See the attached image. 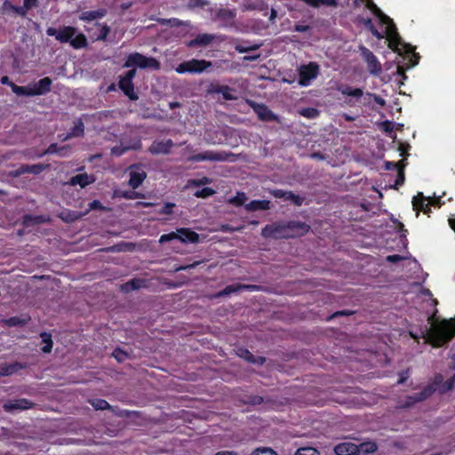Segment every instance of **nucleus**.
<instances>
[{
	"label": "nucleus",
	"instance_id": "obj_1",
	"mask_svg": "<svg viewBox=\"0 0 455 455\" xmlns=\"http://www.w3.org/2000/svg\"><path fill=\"white\" fill-rule=\"evenodd\" d=\"M367 7L372 12V13L379 20L382 25L386 26L385 34L388 40V46L393 51L397 52L399 54L410 53L411 58L419 59L418 55L412 52V47L409 44L401 42V38L397 33L396 28L393 20L384 14L381 10L371 1L367 0Z\"/></svg>",
	"mask_w": 455,
	"mask_h": 455
},
{
	"label": "nucleus",
	"instance_id": "obj_2",
	"mask_svg": "<svg viewBox=\"0 0 455 455\" xmlns=\"http://www.w3.org/2000/svg\"><path fill=\"white\" fill-rule=\"evenodd\" d=\"M455 335V320H443L434 322L429 329L423 332V338L427 343L434 347H440L450 341Z\"/></svg>",
	"mask_w": 455,
	"mask_h": 455
},
{
	"label": "nucleus",
	"instance_id": "obj_3",
	"mask_svg": "<svg viewBox=\"0 0 455 455\" xmlns=\"http://www.w3.org/2000/svg\"><path fill=\"white\" fill-rule=\"evenodd\" d=\"M455 382V375L445 382H443V378L442 375H436L435 377L434 382L431 385L427 386L419 394L412 396H408L406 398V402L403 404V407H409L414 404L417 402L423 401L427 399L431 394L438 390L441 393L447 392L451 390Z\"/></svg>",
	"mask_w": 455,
	"mask_h": 455
},
{
	"label": "nucleus",
	"instance_id": "obj_4",
	"mask_svg": "<svg viewBox=\"0 0 455 455\" xmlns=\"http://www.w3.org/2000/svg\"><path fill=\"white\" fill-rule=\"evenodd\" d=\"M125 68H150L158 70L160 68V62L152 57H146L140 53H132L127 57L124 63Z\"/></svg>",
	"mask_w": 455,
	"mask_h": 455
},
{
	"label": "nucleus",
	"instance_id": "obj_5",
	"mask_svg": "<svg viewBox=\"0 0 455 455\" xmlns=\"http://www.w3.org/2000/svg\"><path fill=\"white\" fill-rule=\"evenodd\" d=\"M212 66V62L205 60L192 59L178 65L175 71L178 74H201L208 70Z\"/></svg>",
	"mask_w": 455,
	"mask_h": 455
},
{
	"label": "nucleus",
	"instance_id": "obj_6",
	"mask_svg": "<svg viewBox=\"0 0 455 455\" xmlns=\"http://www.w3.org/2000/svg\"><path fill=\"white\" fill-rule=\"evenodd\" d=\"M233 154L225 151L206 150L188 157L190 162H226L230 161Z\"/></svg>",
	"mask_w": 455,
	"mask_h": 455
},
{
	"label": "nucleus",
	"instance_id": "obj_7",
	"mask_svg": "<svg viewBox=\"0 0 455 455\" xmlns=\"http://www.w3.org/2000/svg\"><path fill=\"white\" fill-rule=\"evenodd\" d=\"M286 221H278L265 226L261 230L262 236L266 238H289L290 234L287 233Z\"/></svg>",
	"mask_w": 455,
	"mask_h": 455
},
{
	"label": "nucleus",
	"instance_id": "obj_8",
	"mask_svg": "<svg viewBox=\"0 0 455 455\" xmlns=\"http://www.w3.org/2000/svg\"><path fill=\"white\" fill-rule=\"evenodd\" d=\"M319 74V65L315 62H310L307 65H302L299 68V84L301 86H308Z\"/></svg>",
	"mask_w": 455,
	"mask_h": 455
},
{
	"label": "nucleus",
	"instance_id": "obj_9",
	"mask_svg": "<svg viewBox=\"0 0 455 455\" xmlns=\"http://www.w3.org/2000/svg\"><path fill=\"white\" fill-rule=\"evenodd\" d=\"M359 50L363 60L367 64L369 73L375 76H379L382 72V66L378 58L372 53V52L364 46H360Z\"/></svg>",
	"mask_w": 455,
	"mask_h": 455
},
{
	"label": "nucleus",
	"instance_id": "obj_10",
	"mask_svg": "<svg viewBox=\"0 0 455 455\" xmlns=\"http://www.w3.org/2000/svg\"><path fill=\"white\" fill-rule=\"evenodd\" d=\"M46 34L51 36H55L56 40L60 43H69L71 38L76 34V28L71 26H65L59 29L49 28Z\"/></svg>",
	"mask_w": 455,
	"mask_h": 455
},
{
	"label": "nucleus",
	"instance_id": "obj_11",
	"mask_svg": "<svg viewBox=\"0 0 455 455\" xmlns=\"http://www.w3.org/2000/svg\"><path fill=\"white\" fill-rule=\"evenodd\" d=\"M136 69L129 70L126 75L120 78L119 88L128 96L132 100L138 99L137 94L134 92L132 79L135 76Z\"/></svg>",
	"mask_w": 455,
	"mask_h": 455
},
{
	"label": "nucleus",
	"instance_id": "obj_12",
	"mask_svg": "<svg viewBox=\"0 0 455 455\" xmlns=\"http://www.w3.org/2000/svg\"><path fill=\"white\" fill-rule=\"evenodd\" d=\"M437 200L427 198L424 196L422 193H418L416 196L412 198V206L413 210L417 212V215L419 211H422L424 213H428L430 212V205L434 204Z\"/></svg>",
	"mask_w": 455,
	"mask_h": 455
},
{
	"label": "nucleus",
	"instance_id": "obj_13",
	"mask_svg": "<svg viewBox=\"0 0 455 455\" xmlns=\"http://www.w3.org/2000/svg\"><path fill=\"white\" fill-rule=\"evenodd\" d=\"M286 225L287 233L290 234L289 238L304 235L310 229L307 224L297 220L286 221Z\"/></svg>",
	"mask_w": 455,
	"mask_h": 455
},
{
	"label": "nucleus",
	"instance_id": "obj_14",
	"mask_svg": "<svg viewBox=\"0 0 455 455\" xmlns=\"http://www.w3.org/2000/svg\"><path fill=\"white\" fill-rule=\"evenodd\" d=\"M174 143L172 140H155L152 142L148 151L153 155H165L170 153Z\"/></svg>",
	"mask_w": 455,
	"mask_h": 455
},
{
	"label": "nucleus",
	"instance_id": "obj_15",
	"mask_svg": "<svg viewBox=\"0 0 455 455\" xmlns=\"http://www.w3.org/2000/svg\"><path fill=\"white\" fill-rule=\"evenodd\" d=\"M275 197L281 198L284 201H291L295 205L300 206L303 204L304 198L298 195H295L291 191H286L283 189H275L270 192Z\"/></svg>",
	"mask_w": 455,
	"mask_h": 455
},
{
	"label": "nucleus",
	"instance_id": "obj_16",
	"mask_svg": "<svg viewBox=\"0 0 455 455\" xmlns=\"http://www.w3.org/2000/svg\"><path fill=\"white\" fill-rule=\"evenodd\" d=\"M32 407V403L28 399L21 398L13 401H8L4 403L3 408L5 411L12 412L15 411L27 410Z\"/></svg>",
	"mask_w": 455,
	"mask_h": 455
},
{
	"label": "nucleus",
	"instance_id": "obj_17",
	"mask_svg": "<svg viewBox=\"0 0 455 455\" xmlns=\"http://www.w3.org/2000/svg\"><path fill=\"white\" fill-rule=\"evenodd\" d=\"M145 171L140 166L131 167L129 185L132 188H137L146 179Z\"/></svg>",
	"mask_w": 455,
	"mask_h": 455
},
{
	"label": "nucleus",
	"instance_id": "obj_18",
	"mask_svg": "<svg viewBox=\"0 0 455 455\" xmlns=\"http://www.w3.org/2000/svg\"><path fill=\"white\" fill-rule=\"evenodd\" d=\"M334 451L337 455H357L360 453V448L353 443L345 442L336 445Z\"/></svg>",
	"mask_w": 455,
	"mask_h": 455
},
{
	"label": "nucleus",
	"instance_id": "obj_19",
	"mask_svg": "<svg viewBox=\"0 0 455 455\" xmlns=\"http://www.w3.org/2000/svg\"><path fill=\"white\" fill-rule=\"evenodd\" d=\"M51 85L52 80L49 77H44L30 86L33 95L36 96L43 95L50 92Z\"/></svg>",
	"mask_w": 455,
	"mask_h": 455
},
{
	"label": "nucleus",
	"instance_id": "obj_20",
	"mask_svg": "<svg viewBox=\"0 0 455 455\" xmlns=\"http://www.w3.org/2000/svg\"><path fill=\"white\" fill-rule=\"evenodd\" d=\"M215 38L216 36L212 34H199L195 39L188 42L187 45L188 47L207 46L211 44Z\"/></svg>",
	"mask_w": 455,
	"mask_h": 455
},
{
	"label": "nucleus",
	"instance_id": "obj_21",
	"mask_svg": "<svg viewBox=\"0 0 455 455\" xmlns=\"http://www.w3.org/2000/svg\"><path fill=\"white\" fill-rule=\"evenodd\" d=\"M176 233L177 239L182 243H197L199 240L198 234L189 228H180L177 229Z\"/></svg>",
	"mask_w": 455,
	"mask_h": 455
},
{
	"label": "nucleus",
	"instance_id": "obj_22",
	"mask_svg": "<svg viewBox=\"0 0 455 455\" xmlns=\"http://www.w3.org/2000/svg\"><path fill=\"white\" fill-rule=\"evenodd\" d=\"M96 180L93 175H89L87 173H80L70 179V185L72 186H80L82 188L86 187L87 185L92 184Z\"/></svg>",
	"mask_w": 455,
	"mask_h": 455
},
{
	"label": "nucleus",
	"instance_id": "obj_23",
	"mask_svg": "<svg viewBox=\"0 0 455 455\" xmlns=\"http://www.w3.org/2000/svg\"><path fill=\"white\" fill-rule=\"evenodd\" d=\"M271 202L268 200H253L244 205L248 212L266 211L270 209Z\"/></svg>",
	"mask_w": 455,
	"mask_h": 455
},
{
	"label": "nucleus",
	"instance_id": "obj_24",
	"mask_svg": "<svg viewBox=\"0 0 455 455\" xmlns=\"http://www.w3.org/2000/svg\"><path fill=\"white\" fill-rule=\"evenodd\" d=\"M236 355L243 359H245L248 362L257 363V364H263L265 362V358L259 356L254 357L253 355L247 349L239 347L236 350Z\"/></svg>",
	"mask_w": 455,
	"mask_h": 455
},
{
	"label": "nucleus",
	"instance_id": "obj_25",
	"mask_svg": "<svg viewBox=\"0 0 455 455\" xmlns=\"http://www.w3.org/2000/svg\"><path fill=\"white\" fill-rule=\"evenodd\" d=\"M253 109L261 120L270 121L275 118L274 114L264 105L258 104L254 106Z\"/></svg>",
	"mask_w": 455,
	"mask_h": 455
},
{
	"label": "nucleus",
	"instance_id": "obj_26",
	"mask_svg": "<svg viewBox=\"0 0 455 455\" xmlns=\"http://www.w3.org/2000/svg\"><path fill=\"white\" fill-rule=\"evenodd\" d=\"M84 124L81 121H77L72 130L66 135L60 136L63 141L68 140L71 138L80 137L84 134Z\"/></svg>",
	"mask_w": 455,
	"mask_h": 455
},
{
	"label": "nucleus",
	"instance_id": "obj_27",
	"mask_svg": "<svg viewBox=\"0 0 455 455\" xmlns=\"http://www.w3.org/2000/svg\"><path fill=\"white\" fill-rule=\"evenodd\" d=\"M140 148H141V143L140 140H137L130 146H124L123 144H121L120 146H116V147L112 148L111 153H112V155L119 156L130 149L136 150V149H140Z\"/></svg>",
	"mask_w": 455,
	"mask_h": 455
},
{
	"label": "nucleus",
	"instance_id": "obj_28",
	"mask_svg": "<svg viewBox=\"0 0 455 455\" xmlns=\"http://www.w3.org/2000/svg\"><path fill=\"white\" fill-rule=\"evenodd\" d=\"M22 368H23V365L19 363H11V364L3 363L0 365V375L1 376H9V375L15 373L16 371H18L19 370H20Z\"/></svg>",
	"mask_w": 455,
	"mask_h": 455
},
{
	"label": "nucleus",
	"instance_id": "obj_29",
	"mask_svg": "<svg viewBox=\"0 0 455 455\" xmlns=\"http://www.w3.org/2000/svg\"><path fill=\"white\" fill-rule=\"evenodd\" d=\"M105 14L106 12L104 10L87 11L84 12L79 18L84 21H92L104 17Z\"/></svg>",
	"mask_w": 455,
	"mask_h": 455
},
{
	"label": "nucleus",
	"instance_id": "obj_30",
	"mask_svg": "<svg viewBox=\"0 0 455 455\" xmlns=\"http://www.w3.org/2000/svg\"><path fill=\"white\" fill-rule=\"evenodd\" d=\"M70 45L75 49H82L87 46V38L82 34H76L69 42Z\"/></svg>",
	"mask_w": 455,
	"mask_h": 455
},
{
	"label": "nucleus",
	"instance_id": "obj_31",
	"mask_svg": "<svg viewBox=\"0 0 455 455\" xmlns=\"http://www.w3.org/2000/svg\"><path fill=\"white\" fill-rule=\"evenodd\" d=\"M44 169V166L41 164L32 165H22L18 170L19 174L29 172L34 174L40 173Z\"/></svg>",
	"mask_w": 455,
	"mask_h": 455
},
{
	"label": "nucleus",
	"instance_id": "obj_32",
	"mask_svg": "<svg viewBox=\"0 0 455 455\" xmlns=\"http://www.w3.org/2000/svg\"><path fill=\"white\" fill-rule=\"evenodd\" d=\"M12 92L19 96H34L31 91V86H19L13 83H10Z\"/></svg>",
	"mask_w": 455,
	"mask_h": 455
},
{
	"label": "nucleus",
	"instance_id": "obj_33",
	"mask_svg": "<svg viewBox=\"0 0 455 455\" xmlns=\"http://www.w3.org/2000/svg\"><path fill=\"white\" fill-rule=\"evenodd\" d=\"M339 92L343 95L352 96L356 99L362 98L363 96V90L359 89V88L353 89L349 86H344V87L339 88Z\"/></svg>",
	"mask_w": 455,
	"mask_h": 455
},
{
	"label": "nucleus",
	"instance_id": "obj_34",
	"mask_svg": "<svg viewBox=\"0 0 455 455\" xmlns=\"http://www.w3.org/2000/svg\"><path fill=\"white\" fill-rule=\"evenodd\" d=\"M339 92L343 95L352 96L356 99L362 98L363 96V90L359 89V88L353 89L349 86H344V87L339 88Z\"/></svg>",
	"mask_w": 455,
	"mask_h": 455
},
{
	"label": "nucleus",
	"instance_id": "obj_35",
	"mask_svg": "<svg viewBox=\"0 0 455 455\" xmlns=\"http://www.w3.org/2000/svg\"><path fill=\"white\" fill-rule=\"evenodd\" d=\"M339 92L343 95L352 96L356 99L362 98L363 96V90L359 89V88L353 89L349 86H344V87L339 88Z\"/></svg>",
	"mask_w": 455,
	"mask_h": 455
},
{
	"label": "nucleus",
	"instance_id": "obj_36",
	"mask_svg": "<svg viewBox=\"0 0 455 455\" xmlns=\"http://www.w3.org/2000/svg\"><path fill=\"white\" fill-rule=\"evenodd\" d=\"M251 287V286L241 285V284H238V285H228L223 291L219 292L217 296L220 297V296L229 295V294H231L233 292H235V291H241V290L249 289Z\"/></svg>",
	"mask_w": 455,
	"mask_h": 455
},
{
	"label": "nucleus",
	"instance_id": "obj_37",
	"mask_svg": "<svg viewBox=\"0 0 455 455\" xmlns=\"http://www.w3.org/2000/svg\"><path fill=\"white\" fill-rule=\"evenodd\" d=\"M38 0H24L23 5L20 6V12L21 17H25L28 12L37 6Z\"/></svg>",
	"mask_w": 455,
	"mask_h": 455
},
{
	"label": "nucleus",
	"instance_id": "obj_38",
	"mask_svg": "<svg viewBox=\"0 0 455 455\" xmlns=\"http://www.w3.org/2000/svg\"><path fill=\"white\" fill-rule=\"evenodd\" d=\"M247 201L246 194L243 192H237L236 196L228 199V203L236 206L245 205Z\"/></svg>",
	"mask_w": 455,
	"mask_h": 455
},
{
	"label": "nucleus",
	"instance_id": "obj_39",
	"mask_svg": "<svg viewBox=\"0 0 455 455\" xmlns=\"http://www.w3.org/2000/svg\"><path fill=\"white\" fill-rule=\"evenodd\" d=\"M42 342L44 344L42 351L44 353H50L52 347V336L46 332L41 334Z\"/></svg>",
	"mask_w": 455,
	"mask_h": 455
},
{
	"label": "nucleus",
	"instance_id": "obj_40",
	"mask_svg": "<svg viewBox=\"0 0 455 455\" xmlns=\"http://www.w3.org/2000/svg\"><path fill=\"white\" fill-rule=\"evenodd\" d=\"M358 447L360 448V452L364 453H373L378 449L377 444L372 442L363 443L360 445H358Z\"/></svg>",
	"mask_w": 455,
	"mask_h": 455
},
{
	"label": "nucleus",
	"instance_id": "obj_41",
	"mask_svg": "<svg viewBox=\"0 0 455 455\" xmlns=\"http://www.w3.org/2000/svg\"><path fill=\"white\" fill-rule=\"evenodd\" d=\"M226 100H235V90L228 85H224L222 92H220Z\"/></svg>",
	"mask_w": 455,
	"mask_h": 455
},
{
	"label": "nucleus",
	"instance_id": "obj_42",
	"mask_svg": "<svg viewBox=\"0 0 455 455\" xmlns=\"http://www.w3.org/2000/svg\"><path fill=\"white\" fill-rule=\"evenodd\" d=\"M2 9H3V12H15L17 13L18 15L20 16V6H15L13 5L10 1L6 0L4 2L3 4V6H2Z\"/></svg>",
	"mask_w": 455,
	"mask_h": 455
},
{
	"label": "nucleus",
	"instance_id": "obj_43",
	"mask_svg": "<svg viewBox=\"0 0 455 455\" xmlns=\"http://www.w3.org/2000/svg\"><path fill=\"white\" fill-rule=\"evenodd\" d=\"M251 455H277L276 451L268 447H260L255 449Z\"/></svg>",
	"mask_w": 455,
	"mask_h": 455
},
{
	"label": "nucleus",
	"instance_id": "obj_44",
	"mask_svg": "<svg viewBox=\"0 0 455 455\" xmlns=\"http://www.w3.org/2000/svg\"><path fill=\"white\" fill-rule=\"evenodd\" d=\"M299 113L301 116L307 118H315L319 115L318 110L313 108H303Z\"/></svg>",
	"mask_w": 455,
	"mask_h": 455
},
{
	"label": "nucleus",
	"instance_id": "obj_45",
	"mask_svg": "<svg viewBox=\"0 0 455 455\" xmlns=\"http://www.w3.org/2000/svg\"><path fill=\"white\" fill-rule=\"evenodd\" d=\"M295 455H320L318 451L312 447L299 448Z\"/></svg>",
	"mask_w": 455,
	"mask_h": 455
},
{
	"label": "nucleus",
	"instance_id": "obj_46",
	"mask_svg": "<svg viewBox=\"0 0 455 455\" xmlns=\"http://www.w3.org/2000/svg\"><path fill=\"white\" fill-rule=\"evenodd\" d=\"M91 404L96 409V410H105L109 407V404L107 401L103 399H95L91 401Z\"/></svg>",
	"mask_w": 455,
	"mask_h": 455
},
{
	"label": "nucleus",
	"instance_id": "obj_47",
	"mask_svg": "<svg viewBox=\"0 0 455 455\" xmlns=\"http://www.w3.org/2000/svg\"><path fill=\"white\" fill-rule=\"evenodd\" d=\"M214 194V190L211 188H204L195 192V196L206 198Z\"/></svg>",
	"mask_w": 455,
	"mask_h": 455
},
{
	"label": "nucleus",
	"instance_id": "obj_48",
	"mask_svg": "<svg viewBox=\"0 0 455 455\" xmlns=\"http://www.w3.org/2000/svg\"><path fill=\"white\" fill-rule=\"evenodd\" d=\"M100 26V33L97 36V40H105L107 36L108 35L110 28L107 25H99Z\"/></svg>",
	"mask_w": 455,
	"mask_h": 455
},
{
	"label": "nucleus",
	"instance_id": "obj_49",
	"mask_svg": "<svg viewBox=\"0 0 455 455\" xmlns=\"http://www.w3.org/2000/svg\"><path fill=\"white\" fill-rule=\"evenodd\" d=\"M316 5H314V8H319L322 5H326L330 7H336L338 3L336 0H315Z\"/></svg>",
	"mask_w": 455,
	"mask_h": 455
},
{
	"label": "nucleus",
	"instance_id": "obj_50",
	"mask_svg": "<svg viewBox=\"0 0 455 455\" xmlns=\"http://www.w3.org/2000/svg\"><path fill=\"white\" fill-rule=\"evenodd\" d=\"M5 323L8 326H17L26 323V320L19 317H11L7 319Z\"/></svg>",
	"mask_w": 455,
	"mask_h": 455
},
{
	"label": "nucleus",
	"instance_id": "obj_51",
	"mask_svg": "<svg viewBox=\"0 0 455 455\" xmlns=\"http://www.w3.org/2000/svg\"><path fill=\"white\" fill-rule=\"evenodd\" d=\"M403 168H404V166H399L398 177H397V179L395 180V188H397L399 186H401L404 181Z\"/></svg>",
	"mask_w": 455,
	"mask_h": 455
},
{
	"label": "nucleus",
	"instance_id": "obj_52",
	"mask_svg": "<svg viewBox=\"0 0 455 455\" xmlns=\"http://www.w3.org/2000/svg\"><path fill=\"white\" fill-rule=\"evenodd\" d=\"M177 235L176 232H171L169 234H164V235H161V237L159 239V242L161 243H165V242H169V241L177 239V235Z\"/></svg>",
	"mask_w": 455,
	"mask_h": 455
},
{
	"label": "nucleus",
	"instance_id": "obj_53",
	"mask_svg": "<svg viewBox=\"0 0 455 455\" xmlns=\"http://www.w3.org/2000/svg\"><path fill=\"white\" fill-rule=\"evenodd\" d=\"M399 166H405L404 160L399 162V163H394V162H387L386 163V169L387 170H399Z\"/></svg>",
	"mask_w": 455,
	"mask_h": 455
},
{
	"label": "nucleus",
	"instance_id": "obj_54",
	"mask_svg": "<svg viewBox=\"0 0 455 455\" xmlns=\"http://www.w3.org/2000/svg\"><path fill=\"white\" fill-rule=\"evenodd\" d=\"M59 148L60 147L53 143V144H51L48 148L44 152L43 155H45V154H59Z\"/></svg>",
	"mask_w": 455,
	"mask_h": 455
},
{
	"label": "nucleus",
	"instance_id": "obj_55",
	"mask_svg": "<svg viewBox=\"0 0 455 455\" xmlns=\"http://www.w3.org/2000/svg\"><path fill=\"white\" fill-rule=\"evenodd\" d=\"M224 87V85H220V84H211L209 89H208V92L209 93H220L222 92V88Z\"/></svg>",
	"mask_w": 455,
	"mask_h": 455
},
{
	"label": "nucleus",
	"instance_id": "obj_56",
	"mask_svg": "<svg viewBox=\"0 0 455 455\" xmlns=\"http://www.w3.org/2000/svg\"><path fill=\"white\" fill-rule=\"evenodd\" d=\"M257 48H258L257 45L249 46V47H245V46H243V45H236L235 46V50L238 52H240V53H243V52H247L249 51L256 50Z\"/></svg>",
	"mask_w": 455,
	"mask_h": 455
},
{
	"label": "nucleus",
	"instance_id": "obj_57",
	"mask_svg": "<svg viewBox=\"0 0 455 455\" xmlns=\"http://www.w3.org/2000/svg\"><path fill=\"white\" fill-rule=\"evenodd\" d=\"M210 183V180L206 177H204L201 180H193L189 181V184H193L195 186L206 185Z\"/></svg>",
	"mask_w": 455,
	"mask_h": 455
},
{
	"label": "nucleus",
	"instance_id": "obj_58",
	"mask_svg": "<svg viewBox=\"0 0 455 455\" xmlns=\"http://www.w3.org/2000/svg\"><path fill=\"white\" fill-rule=\"evenodd\" d=\"M113 355L116 357V359L119 362H122L126 357V354L119 349L115 350Z\"/></svg>",
	"mask_w": 455,
	"mask_h": 455
},
{
	"label": "nucleus",
	"instance_id": "obj_59",
	"mask_svg": "<svg viewBox=\"0 0 455 455\" xmlns=\"http://www.w3.org/2000/svg\"><path fill=\"white\" fill-rule=\"evenodd\" d=\"M174 206V204H171V203H167L165 204V205L164 206L163 210L161 211L162 213H164V214H170L172 213V208Z\"/></svg>",
	"mask_w": 455,
	"mask_h": 455
},
{
	"label": "nucleus",
	"instance_id": "obj_60",
	"mask_svg": "<svg viewBox=\"0 0 455 455\" xmlns=\"http://www.w3.org/2000/svg\"><path fill=\"white\" fill-rule=\"evenodd\" d=\"M59 156H67L68 155V151H69V147L68 146H63V147H60L59 148Z\"/></svg>",
	"mask_w": 455,
	"mask_h": 455
},
{
	"label": "nucleus",
	"instance_id": "obj_61",
	"mask_svg": "<svg viewBox=\"0 0 455 455\" xmlns=\"http://www.w3.org/2000/svg\"><path fill=\"white\" fill-rule=\"evenodd\" d=\"M139 285H137L135 281H131L124 285V290L128 291L130 289H137Z\"/></svg>",
	"mask_w": 455,
	"mask_h": 455
},
{
	"label": "nucleus",
	"instance_id": "obj_62",
	"mask_svg": "<svg viewBox=\"0 0 455 455\" xmlns=\"http://www.w3.org/2000/svg\"><path fill=\"white\" fill-rule=\"evenodd\" d=\"M370 30L371 34L378 39H382L384 37V35L379 32L373 26H371Z\"/></svg>",
	"mask_w": 455,
	"mask_h": 455
},
{
	"label": "nucleus",
	"instance_id": "obj_63",
	"mask_svg": "<svg viewBox=\"0 0 455 455\" xmlns=\"http://www.w3.org/2000/svg\"><path fill=\"white\" fill-rule=\"evenodd\" d=\"M373 101L382 107L386 105V100L383 98H381L376 94H374V96H373Z\"/></svg>",
	"mask_w": 455,
	"mask_h": 455
},
{
	"label": "nucleus",
	"instance_id": "obj_64",
	"mask_svg": "<svg viewBox=\"0 0 455 455\" xmlns=\"http://www.w3.org/2000/svg\"><path fill=\"white\" fill-rule=\"evenodd\" d=\"M373 96H374V94L371 93V92H367L366 94H364L363 96L364 104H370L373 100Z\"/></svg>",
	"mask_w": 455,
	"mask_h": 455
}]
</instances>
